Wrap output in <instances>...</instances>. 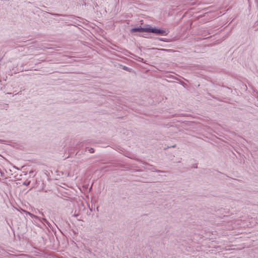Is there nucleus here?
<instances>
[{
  "label": "nucleus",
  "instance_id": "1",
  "mask_svg": "<svg viewBox=\"0 0 258 258\" xmlns=\"http://www.w3.org/2000/svg\"><path fill=\"white\" fill-rule=\"evenodd\" d=\"M149 33H153L164 36H165L168 34V32H167L166 30L162 29H157L155 27H152L150 25H149Z\"/></svg>",
  "mask_w": 258,
  "mask_h": 258
},
{
  "label": "nucleus",
  "instance_id": "2",
  "mask_svg": "<svg viewBox=\"0 0 258 258\" xmlns=\"http://www.w3.org/2000/svg\"><path fill=\"white\" fill-rule=\"evenodd\" d=\"M149 25H147L146 26L144 27H135L131 29V32H145L149 33Z\"/></svg>",
  "mask_w": 258,
  "mask_h": 258
},
{
  "label": "nucleus",
  "instance_id": "3",
  "mask_svg": "<svg viewBox=\"0 0 258 258\" xmlns=\"http://www.w3.org/2000/svg\"><path fill=\"white\" fill-rule=\"evenodd\" d=\"M89 152L90 153H92L94 152V149L93 148H90L88 150Z\"/></svg>",
  "mask_w": 258,
  "mask_h": 258
},
{
  "label": "nucleus",
  "instance_id": "4",
  "mask_svg": "<svg viewBox=\"0 0 258 258\" xmlns=\"http://www.w3.org/2000/svg\"><path fill=\"white\" fill-rule=\"evenodd\" d=\"M162 50L166 51H173V50H172V49H163Z\"/></svg>",
  "mask_w": 258,
  "mask_h": 258
},
{
  "label": "nucleus",
  "instance_id": "5",
  "mask_svg": "<svg viewBox=\"0 0 258 258\" xmlns=\"http://www.w3.org/2000/svg\"><path fill=\"white\" fill-rule=\"evenodd\" d=\"M29 183H30V182H28L27 183H26V182H24V184H25V185H28Z\"/></svg>",
  "mask_w": 258,
  "mask_h": 258
},
{
  "label": "nucleus",
  "instance_id": "6",
  "mask_svg": "<svg viewBox=\"0 0 258 258\" xmlns=\"http://www.w3.org/2000/svg\"><path fill=\"white\" fill-rule=\"evenodd\" d=\"M123 69L125 70H127V67H123Z\"/></svg>",
  "mask_w": 258,
  "mask_h": 258
},
{
  "label": "nucleus",
  "instance_id": "7",
  "mask_svg": "<svg viewBox=\"0 0 258 258\" xmlns=\"http://www.w3.org/2000/svg\"><path fill=\"white\" fill-rule=\"evenodd\" d=\"M29 215H30L31 217L34 216L32 214H30V213H29Z\"/></svg>",
  "mask_w": 258,
  "mask_h": 258
}]
</instances>
